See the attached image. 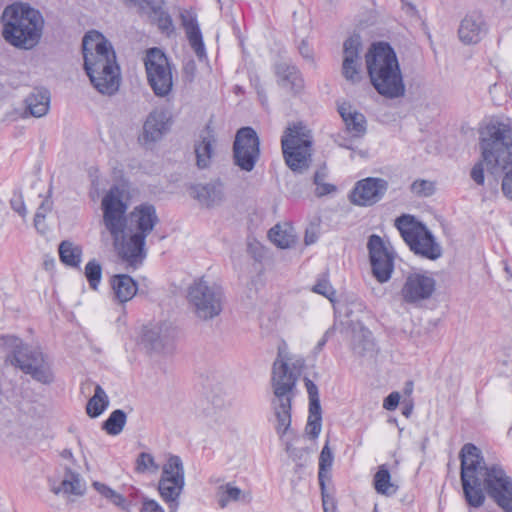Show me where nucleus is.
Instances as JSON below:
<instances>
[{"instance_id":"1","label":"nucleus","mask_w":512,"mask_h":512,"mask_svg":"<svg viewBox=\"0 0 512 512\" xmlns=\"http://www.w3.org/2000/svg\"><path fill=\"white\" fill-rule=\"evenodd\" d=\"M103 222L111 234L121 258L137 267L146 257L145 239L158 223L156 209L151 204H141L126 216L127 205L123 192L112 187L102 199Z\"/></svg>"},{"instance_id":"2","label":"nucleus","mask_w":512,"mask_h":512,"mask_svg":"<svg viewBox=\"0 0 512 512\" xmlns=\"http://www.w3.org/2000/svg\"><path fill=\"white\" fill-rule=\"evenodd\" d=\"M461 460V483L466 502L480 507L488 496L505 512H512V479L502 467L487 466L481 450L466 443L459 454Z\"/></svg>"},{"instance_id":"3","label":"nucleus","mask_w":512,"mask_h":512,"mask_svg":"<svg viewBox=\"0 0 512 512\" xmlns=\"http://www.w3.org/2000/svg\"><path fill=\"white\" fill-rule=\"evenodd\" d=\"M84 69L95 89L105 95L115 94L120 85V69L111 43L96 30L82 40Z\"/></svg>"},{"instance_id":"4","label":"nucleus","mask_w":512,"mask_h":512,"mask_svg":"<svg viewBox=\"0 0 512 512\" xmlns=\"http://www.w3.org/2000/svg\"><path fill=\"white\" fill-rule=\"evenodd\" d=\"M1 22L2 37L15 48L31 50L39 44L43 36L44 17L29 3L15 2L6 6Z\"/></svg>"},{"instance_id":"5","label":"nucleus","mask_w":512,"mask_h":512,"mask_svg":"<svg viewBox=\"0 0 512 512\" xmlns=\"http://www.w3.org/2000/svg\"><path fill=\"white\" fill-rule=\"evenodd\" d=\"M372 86L383 97L395 99L405 94V84L396 53L388 43L379 42L365 54Z\"/></svg>"},{"instance_id":"6","label":"nucleus","mask_w":512,"mask_h":512,"mask_svg":"<svg viewBox=\"0 0 512 512\" xmlns=\"http://www.w3.org/2000/svg\"><path fill=\"white\" fill-rule=\"evenodd\" d=\"M300 372L289 367V359L279 349L273 363L271 386L273 398L271 408L276 419L275 430L282 438L291 426L292 401L295 397L296 384Z\"/></svg>"},{"instance_id":"7","label":"nucleus","mask_w":512,"mask_h":512,"mask_svg":"<svg viewBox=\"0 0 512 512\" xmlns=\"http://www.w3.org/2000/svg\"><path fill=\"white\" fill-rule=\"evenodd\" d=\"M483 161L491 168L506 169L512 165V124L509 120L492 118L480 130Z\"/></svg>"},{"instance_id":"8","label":"nucleus","mask_w":512,"mask_h":512,"mask_svg":"<svg viewBox=\"0 0 512 512\" xmlns=\"http://www.w3.org/2000/svg\"><path fill=\"white\" fill-rule=\"evenodd\" d=\"M313 136L302 122L290 124L281 138V147L287 166L294 172H303L309 167Z\"/></svg>"},{"instance_id":"9","label":"nucleus","mask_w":512,"mask_h":512,"mask_svg":"<svg viewBox=\"0 0 512 512\" xmlns=\"http://www.w3.org/2000/svg\"><path fill=\"white\" fill-rule=\"evenodd\" d=\"M5 343L13 348L10 356L12 365L41 383L52 382V373L44 362L43 353L38 348L24 345L16 336H7Z\"/></svg>"},{"instance_id":"10","label":"nucleus","mask_w":512,"mask_h":512,"mask_svg":"<svg viewBox=\"0 0 512 512\" xmlns=\"http://www.w3.org/2000/svg\"><path fill=\"white\" fill-rule=\"evenodd\" d=\"M144 65L148 83L158 97L167 96L173 87L171 65L164 52L159 48H150L146 52Z\"/></svg>"},{"instance_id":"11","label":"nucleus","mask_w":512,"mask_h":512,"mask_svg":"<svg viewBox=\"0 0 512 512\" xmlns=\"http://www.w3.org/2000/svg\"><path fill=\"white\" fill-rule=\"evenodd\" d=\"M185 473L182 460L179 456L172 455L163 466L158 483V491L161 498L168 504L170 512L178 509V499L184 489Z\"/></svg>"},{"instance_id":"12","label":"nucleus","mask_w":512,"mask_h":512,"mask_svg":"<svg viewBox=\"0 0 512 512\" xmlns=\"http://www.w3.org/2000/svg\"><path fill=\"white\" fill-rule=\"evenodd\" d=\"M234 161L242 170L250 172L260 156V140L251 127L240 128L233 144Z\"/></svg>"},{"instance_id":"13","label":"nucleus","mask_w":512,"mask_h":512,"mask_svg":"<svg viewBox=\"0 0 512 512\" xmlns=\"http://www.w3.org/2000/svg\"><path fill=\"white\" fill-rule=\"evenodd\" d=\"M372 274L379 283L387 282L394 269V253L384 240L372 234L367 243Z\"/></svg>"},{"instance_id":"14","label":"nucleus","mask_w":512,"mask_h":512,"mask_svg":"<svg viewBox=\"0 0 512 512\" xmlns=\"http://www.w3.org/2000/svg\"><path fill=\"white\" fill-rule=\"evenodd\" d=\"M187 299L192 312L203 321L214 319L223 310L220 290H189Z\"/></svg>"},{"instance_id":"15","label":"nucleus","mask_w":512,"mask_h":512,"mask_svg":"<svg viewBox=\"0 0 512 512\" xmlns=\"http://www.w3.org/2000/svg\"><path fill=\"white\" fill-rule=\"evenodd\" d=\"M388 190V182L382 178L367 177L356 182L349 193V201L360 207H369L378 203Z\"/></svg>"},{"instance_id":"16","label":"nucleus","mask_w":512,"mask_h":512,"mask_svg":"<svg viewBox=\"0 0 512 512\" xmlns=\"http://www.w3.org/2000/svg\"><path fill=\"white\" fill-rule=\"evenodd\" d=\"M362 41L358 34H354L345 40L343 44L342 75L350 83L361 81L362 68Z\"/></svg>"},{"instance_id":"17","label":"nucleus","mask_w":512,"mask_h":512,"mask_svg":"<svg viewBox=\"0 0 512 512\" xmlns=\"http://www.w3.org/2000/svg\"><path fill=\"white\" fill-rule=\"evenodd\" d=\"M177 334V328L172 323L161 322L144 327L142 342L148 349L160 352L172 345Z\"/></svg>"},{"instance_id":"18","label":"nucleus","mask_w":512,"mask_h":512,"mask_svg":"<svg viewBox=\"0 0 512 512\" xmlns=\"http://www.w3.org/2000/svg\"><path fill=\"white\" fill-rule=\"evenodd\" d=\"M314 292L326 297L334 308L336 317L350 318L354 313L364 311V304L347 294L345 290H313Z\"/></svg>"},{"instance_id":"19","label":"nucleus","mask_w":512,"mask_h":512,"mask_svg":"<svg viewBox=\"0 0 512 512\" xmlns=\"http://www.w3.org/2000/svg\"><path fill=\"white\" fill-rule=\"evenodd\" d=\"M191 195L204 208L218 207L225 201L224 184L219 179L195 184L191 187Z\"/></svg>"},{"instance_id":"20","label":"nucleus","mask_w":512,"mask_h":512,"mask_svg":"<svg viewBox=\"0 0 512 512\" xmlns=\"http://www.w3.org/2000/svg\"><path fill=\"white\" fill-rule=\"evenodd\" d=\"M486 33L487 25L484 17L478 12L466 15L458 29L459 39L466 45L477 44Z\"/></svg>"},{"instance_id":"21","label":"nucleus","mask_w":512,"mask_h":512,"mask_svg":"<svg viewBox=\"0 0 512 512\" xmlns=\"http://www.w3.org/2000/svg\"><path fill=\"white\" fill-rule=\"evenodd\" d=\"M406 243L415 254L431 260L439 258L442 254L440 245L435 242L434 236L425 226L419 228Z\"/></svg>"},{"instance_id":"22","label":"nucleus","mask_w":512,"mask_h":512,"mask_svg":"<svg viewBox=\"0 0 512 512\" xmlns=\"http://www.w3.org/2000/svg\"><path fill=\"white\" fill-rule=\"evenodd\" d=\"M169 129L167 114L161 110L152 111L143 124V132L140 141L154 143L159 141Z\"/></svg>"},{"instance_id":"23","label":"nucleus","mask_w":512,"mask_h":512,"mask_svg":"<svg viewBox=\"0 0 512 512\" xmlns=\"http://www.w3.org/2000/svg\"><path fill=\"white\" fill-rule=\"evenodd\" d=\"M352 329V350L358 356H372L375 350V343L372 333L358 319L346 322Z\"/></svg>"},{"instance_id":"24","label":"nucleus","mask_w":512,"mask_h":512,"mask_svg":"<svg viewBox=\"0 0 512 512\" xmlns=\"http://www.w3.org/2000/svg\"><path fill=\"white\" fill-rule=\"evenodd\" d=\"M275 74L278 85L287 91L296 94L302 90L303 79L296 66L287 62L277 63Z\"/></svg>"},{"instance_id":"25","label":"nucleus","mask_w":512,"mask_h":512,"mask_svg":"<svg viewBox=\"0 0 512 512\" xmlns=\"http://www.w3.org/2000/svg\"><path fill=\"white\" fill-rule=\"evenodd\" d=\"M338 112L345 123L346 130L353 137L359 138L366 133V119L362 113L352 110L351 105L347 103L339 105Z\"/></svg>"},{"instance_id":"26","label":"nucleus","mask_w":512,"mask_h":512,"mask_svg":"<svg viewBox=\"0 0 512 512\" xmlns=\"http://www.w3.org/2000/svg\"><path fill=\"white\" fill-rule=\"evenodd\" d=\"M50 490L55 495L62 492L66 495L82 496L85 493V483L79 473L66 467L61 484L59 486H56L55 483L50 484Z\"/></svg>"},{"instance_id":"27","label":"nucleus","mask_w":512,"mask_h":512,"mask_svg":"<svg viewBox=\"0 0 512 512\" xmlns=\"http://www.w3.org/2000/svg\"><path fill=\"white\" fill-rule=\"evenodd\" d=\"M26 109L33 117H43L50 106V92L44 88L34 89L26 98Z\"/></svg>"},{"instance_id":"28","label":"nucleus","mask_w":512,"mask_h":512,"mask_svg":"<svg viewBox=\"0 0 512 512\" xmlns=\"http://www.w3.org/2000/svg\"><path fill=\"white\" fill-rule=\"evenodd\" d=\"M189 43L199 58L205 56V47L197 20L192 15H181Z\"/></svg>"},{"instance_id":"29","label":"nucleus","mask_w":512,"mask_h":512,"mask_svg":"<svg viewBox=\"0 0 512 512\" xmlns=\"http://www.w3.org/2000/svg\"><path fill=\"white\" fill-rule=\"evenodd\" d=\"M201 140L195 145L196 163L198 168L204 169L210 165L213 146L216 142L210 129H206L200 136Z\"/></svg>"},{"instance_id":"30","label":"nucleus","mask_w":512,"mask_h":512,"mask_svg":"<svg viewBox=\"0 0 512 512\" xmlns=\"http://www.w3.org/2000/svg\"><path fill=\"white\" fill-rule=\"evenodd\" d=\"M59 257L66 266L78 268L82 260V249L71 241H62L59 245Z\"/></svg>"},{"instance_id":"31","label":"nucleus","mask_w":512,"mask_h":512,"mask_svg":"<svg viewBox=\"0 0 512 512\" xmlns=\"http://www.w3.org/2000/svg\"><path fill=\"white\" fill-rule=\"evenodd\" d=\"M218 503L221 508H225L231 501H249L251 496L249 493H244L240 488L234 486L232 483L221 485L218 488Z\"/></svg>"},{"instance_id":"32","label":"nucleus","mask_w":512,"mask_h":512,"mask_svg":"<svg viewBox=\"0 0 512 512\" xmlns=\"http://www.w3.org/2000/svg\"><path fill=\"white\" fill-rule=\"evenodd\" d=\"M109 405V399L100 385H96L94 395L89 399L86 411L87 414L92 417H98Z\"/></svg>"},{"instance_id":"33","label":"nucleus","mask_w":512,"mask_h":512,"mask_svg":"<svg viewBox=\"0 0 512 512\" xmlns=\"http://www.w3.org/2000/svg\"><path fill=\"white\" fill-rule=\"evenodd\" d=\"M333 460V453L329 447V443L326 442L319 456L318 481L321 490H324L325 482L330 480V470L333 464Z\"/></svg>"},{"instance_id":"34","label":"nucleus","mask_w":512,"mask_h":512,"mask_svg":"<svg viewBox=\"0 0 512 512\" xmlns=\"http://www.w3.org/2000/svg\"><path fill=\"white\" fill-rule=\"evenodd\" d=\"M375 490L382 495L390 496L396 493L397 487L391 483V475L386 465H381L374 475Z\"/></svg>"},{"instance_id":"35","label":"nucleus","mask_w":512,"mask_h":512,"mask_svg":"<svg viewBox=\"0 0 512 512\" xmlns=\"http://www.w3.org/2000/svg\"><path fill=\"white\" fill-rule=\"evenodd\" d=\"M92 487L113 505L125 511L129 510L126 498L111 487L98 481L93 482Z\"/></svg>"},{"instance_id":"36","label":"nucleus","mask_w":512,"mask_h":512,"mask_svg":"<svg viewBox=\"0 0 512 512\" xmlns=\"http://www.w3.org/2000/svg\"><path fill=\"white\" fill-rule=\"evenodd\" d=\"M127 416L126 413L121 409L114 410L109 417L103 422L102 428L109 435L120 434L126 424Z\"/></svg>"},{"instance_id":"37","label":"nucleus","mask_w":512,"mask_h":512,"mask_svg":"<svg viewBox=\"0 0 512 512\" xmlns=\"http://www.w3.org/2000/svg\"><path fill=\"white\" fill-rule=\"evenodd\" d=\"M150 284L149 280L145 277L133 279L126 274L114 275L110 280L111 288H142Z\"/></svg>"},{"instance_id":"38","label":"nucleus","mask_w":512,"mask_h":512,"mask_svg":"<svg viewBox=\"0 0 512 512\" xmlns=\"http://www.w3.org/2000/svg\"><path fill=\"white\" fill-rule=\"evenodd\" d=\"M436 281L428 272L411 273L406 280L404 288H434Z\"/></svg>"},{"instance_id":"39","label":"nucleus","mask_w":512,"mask_h":512,"mask_svg":"<svg viewBox=\"0 0 512 512\" xmlns=\"http://www.w3.org/2000/svg\"><path fill=\"white\" fill-rule=\"evenodd\" d=\"M395 226L405 242H407L419 228L423 227L421 224H416L414 218L410 215L398 217L395 221Z\"/></svg>"},{"instance_id":"40","label":"nucleus","mask_w":512,"mask_h":512,"mask_svg":"<svg viewBox=\"0 0 512 512\" xmlns=\"http://www.w3.org/2000/svg\"><path fill=\"white\" fill-rule=\"evenodd\" d=\"M269 239L280 248H288L294 243V236L283 230L280 225H275L268 232Z\"/></svg>"},{"instance_id":"41","label":"nucleus","mask_w":512,"mask_h":512,"mask_svg":"<svg viewBox=\"0 0 512 512\" xmlns=\"http://www.w3.org/2000/svg\"><path fill=\"white\" fill-rule=\"evenodd\" d=\"M326 177V168H321L314 175V184L316 185L315 194L318 197H322L336 191L335 185L325 182Z\"/></svg>"},{"instance_id":"42","label":"nucleus","mask_w":512,"mask_h":512,"mask_svg":"<svg viewBox=\"0 0 512 512\" xmlns=\"http://www.w3.org/2000/svg\"><path fill=\"white\" fill-rule=\"evenodd\" d=\"M126 5L137 8L140 13L157 12L163 0H122Z\"/></svg>"},{"instance_id":"43","label":"nucleus","mask_w":512,"mask_h":512,"mask_svg":"<svg viewBox=\"0 0 512 512\" xmlns=\"http://www.w3.org/2000/svg\"><path fill=\"white\" fill-rule=\"evenodd\" d=\"M102 275L101 265L96 260H91L86 264L85 276L91 288H97L100 284Z\"/></svg>"},{"instance_id":"44","label":"nucleus","mask_w":512,"mask_h":512,"mask_svg":"<svg viewBox=\"0 0 512 512\" xmlns=\"http://www.w3.org/2000/svg\"><path fill=\"white\" fill-rule=\"evenodd\" d=\"M159 466L156 464L154 457L147 452H141L136 459V471L144 473L146 471H157Z\"/></svg>"},{"instance_id":"45","label":"nucleus","mask_w":512,"mask_h":512,"mask_svg":"<svg viewBox=\"0 0 512 512\" xmlns=\"http://www.w3.org/2000/svg\"><path fill=\"white\" fill-rule=\"evenodd\" d=\"M52 209V202L46 198L42 201L41 205L38 207L37 211H36V214H35V217H34V226L35 228L40 231V232H44L45 231V223H44V220H45V217L47 215L48 212H50Z\"/></svg>"},{"instance_id":"46","label":"nucleus","mask_w":512,"mask_h":512,"mask_svg":"<svg viewBox=\"0 0 512 512\" xmlns=\"http://www.w3.org/2000/svg\"><path fill=\"white\" fill-rule=\"evenodd\" d=\"M433 290H402L403 300L407 303L420 305L423 300L431 297Z\"/></svg>"},{"instance_id":"47","label":"nucleus","mask_w":512,"mask_h":512,"mask_svg":"<svg viewBox=\"0 0 512 512\" xmlns=\"http://www.w3.org/2000/svg\"><path fill=\"white\" fill-rule=\"evenodd\" d=\"M139 290H109L108 298L113 304L124 305L132 300Z\"/></svg>"},{"instance_id":"48","label":"nucleus","mask_w":512,"mask_h":512,"mask_svg":"<svg viewBox=\"0 0 512 512\" xmlns=\"http://www.w3.org/2000/svg\"><path fill=\"white\" fill-rule=\"evenodd\" d=\"M434 185L427 180H416L411 185V191L420 197H429L434 193Z\"/></svg>"},{"instance_id":"49","label":"nucleus","mask_w":512,"mask_h":512,"mask_svg":"<svg viewBox=\"0 0 512 512\" xmlns=\"http://www.w3.org/2000/svg\"><path fill=\"white\" fill-rule=\"evenodd\" d=\"M322 417L316 418H308L306 431L311 436V438H317L321 432L322 428Z\"/></svg>"},{"instance_id":"50","label":"nucleus","mask_w":512,"mask_h":512,"mask_svg":"<svg viewBox=\"0 0 512 512\" xmlns=\"http://www.w3.org/2000/svg\"><path fill=\"white\" fill-rule=\"evenodd\" d=\"M147 14L150 15L152 12ZM153 14L158 16V25L161 30H169L172 27V20L168 14L162 11V6L157 12H153Z\"/></svg>"},{"instance_id":"51","label":"nucleus","mask_w":512,"mask_h":512,"mask_svg":"<svg viewBox=\"0 0 512 512\" xmlns=\"http://www.w3.org/2000/svg\"><path fill=\"white\" fill-rule=\"evenodd\" d=\"M319 235V225L318 224H312L310 227H308L305 231V237L304 241L306 245L314 244Z\"/></svg>"},{"instance_id":"52","label":"nucleus","mask_w":512,"mask_h":512,"mask_svg":"<svg viewBox=\"0 0 512 512\" xmlns=\"http://www.w3.org/2000/svg\"><path fill=\"white\" fill-rule=\"evenodd\" d=\"M399 401V392H392L384 399L383 407L388 411H393L397 408Z\"/></svg>"},{"instance_id":"53","label":"nucleus","mask_w":512,"mask_h":512,"mask_svg":"<svg viewBox=\"0 0 512 512\" xmlns=\"http://www.w3.org/2000/svg\"><path fill=\"white\" fill-rule=\"evenodd\" d=\"M140 512H164L160 504L153 499H144Z\"/></svg>"},{"instance_id":"54","label":"nucleus","mask_w":512,"mask_h":512,"mask_svg":"<svg viewBox=\"0 0 512 512\" xmlns=\"http://www.w3.org/2000/svg\"><path fill=\"white\" fill-rule=\"evenodd\" d=\"M10 203L12 209L20 216L24 217L26 215L27 211L21 195L14 196Z\"/></svg>"},{"instance_id":"55","label":"nucleus","mask_w":512,"mask_h":512,"mask_svg":"<svg viewBox=\"0 0 512 512\" xmlns=\"http://www.w3.org/2000/svg\"><path fill=\"white\" fill-rule=\"evenodd\" d=\"M502 191L507 198L512 200V169L503 178Z\"/></svg>"},{"instance_id":"56","label":"nucleus","mask_w":512,"mask_h":512,"mask_svg":"<svg viewBox=\"0 0 512 512\" xmlns=\"http://www.w3.org/2000/svg\"><path fill=\"white\" fill-rule=\"evenodd\" d=\"M471 178L479 185L484 184V169L482 163H477L471 170Z\"/></svg>"},{"instance_id":"57","label":"nucleus","mask_w":512,"mask_h":512,"mask_svg":"<svg viewBox=\"0 0 512 512\" xmlns=\"http://www.w3.org/2000/svg\"><path fill=\"white\" fill-rule=\"evenodd\" d=\"M321 416V405L319 398L309 399V417L316 418Z\"/></svg>"},{"instance_id":"58","label":"nucleus","mask_w":512,"mask_h":512,"mask_svg":"<svg viewBox=\"0 0 512 512\" xmlns=\"http://www.w3.org/2000/svg\"><path fill=\"white\" fill-rule=\"evenodd\" d=\"M321 494L324 512H335L336 506L334 499L325 493V489L321 490Z\"/></svg>"},{"instance_id":"59","label":"nucleus","mask_w":512,"mask_h":512,"mask_svg":"<svg viewBox=\"0 0 512 512\" xmlns=\"http://www.w3.org/2000/svg\"><path fill=\"white\" fill-rule=\"evenodd\" d=\"M305 387L307 389L309 399L319 398V392L317 385L309 378L304 379Z\"/></svg>"},{"instance_id":"60","label":"nucleus","mask_w":512,"mask_h":512,"mask_svg":"<svg viewBox=\"0 0 512 512\" xmlns=\"http://www.w3.org/2000/svg\"><path fill=\"white\" fill-rule=\"evenodd\" d=\"M299 52L304 58L312 60V49L305 40L300 43Z\"/></svg>"},{"instance_id":"61","label":"nucleus","mask_w":512,"mask_h":512,"mask_svg":"<svg viewBox=\"0 0 512 512\" xmlns=\"http://www.w3.org/2000/svg\"><path fill=\"white\" fill-rule=\"evenodd\" d=\"M330 286L328 275L323 273L319 276L312 288H328Z\"/></svg>"},{"instance_id":"62","label":"nucleus","mask_w":512,"mask_h":512,"mask_svg":"<svg viewBox=\"0 0 512 512\" xmlns=\"http://www.w3.org/2000/svg\"><path fill=\"white\" fill-rule=\"evenodd\" d=\"M187 288H209L208 282L204 279V277L198 279L193 283V285H188Z\"/></svg>"},{"instance_id":"63","label":"nucleus","mask_w":512,"mask_h":512,"mask_svg":"<svg viewBox=\"0 0 512 512\" xmlns=\"http://www.w3.org/2000/svg\"><path fill=\"white\" fill-rule=\"evenodd\" d=\"M327 334H328V331L325 333V335L321 338V340H319V342L317 343L316 347H315V352L318 353L322 350V348L325 346L326 342H327Z\"/></svg>"},{"instance_id":"64","label":"nucleus","mask_w":512,"mask_h":512,"mask_svg":"<svg viewBox=\"0 0 512 512\" xmlns=\"http://www.w3.org/2000/svg\"><path fill=\"white\" fill-rule=\"evenodd\" d=\"M335 143H337L340 147H345V148H350L349 145H347L344 140L342 141V136L340 134H338L335 139H334Z\"/></svg>"}]
</instances>
